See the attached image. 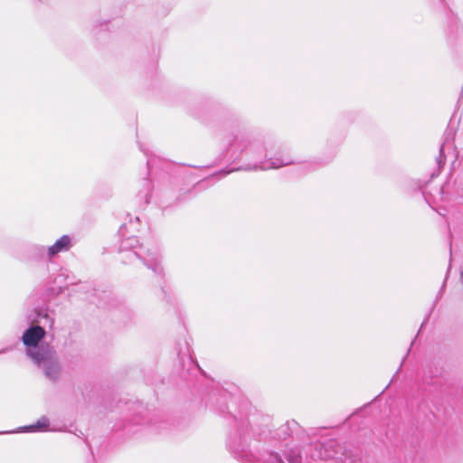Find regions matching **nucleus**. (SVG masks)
Masks as SVG:
<instances>
[{
	"label": "nucleus",
	"instance_id": "f03ea898",
	"mask_svg": "<svg viewBox=\"0 0 463 463\" xmlns=\"http://www.w3.org/2000/svg\"><path fill=\"white\" fill-rule=\"evenodd\" d=\"M45 330L41 326H32L23 335L26 354L43 372L44 376L56 382L61 375V365L54 349L48 344H41Z\"/></svg>",
	"mask_w": 463,
	"mask_h": 463
},
{
	"label": "nucleus",
	"instance_id": "7ed1b4c3",
	"mask_svg": "<svg viewBox=\"0 0 463 463\" xmlns=\"http://www.w3.org/2000/svg\"><path fill=\"white\" fill-rule=\"evenodd\" d=\"M229 149L239 151L244 154L249 159L255 160L254 164H249L244 170H261L278 169L284 165H288L294 161L288 156L272 157L268 156L266 146L257 140L251 141L244 135L236 136L232 142L229 144Z\"/></svg>",
	"mask_w": 463,
	"mask_h": 463
},
{
	"label": "nucleus",
	"instance_id": "9b49d317",
	"mask_svg": "<svg viewBox=\"0 0 463 463\" xmlns=\"http://www.w3.org/2000/svg\"><path fill=\"white\" fill-rule=\"evenodd\" d=\"M137 197L140 198L141 201H144V203H148L149 199L151 197V188L150 183L146 181L145 183V191H141L137 194Z\"/></svg>",
	"mask_w": 463,
	"mask_h": 463
},
{
	"label": "nucleus",
	"instance_id": "20e7f679",
	"mask_svg": "<svg viewBox=\"0 0 463 463\" xmlns=\"http://www.w3.org/2000/svg\"><path fill=\"white\" fill-rule=\"evenodd\" d=\"M119 252H129L128 255L129 260L132 258L139 259L145 266L156 274L161 275L163 273L158 249L156 247L147 248L139 244L137 238L135 236L128 237L120 241Z\"/></svg>",
	"mask_w": 463,
	"mask_h": 463
},
{
	"label": "nucleus",
	"instance_id": "39448f33",
	"mask_svg": "<svg viewBox=\"0 0 463 463\" xmlns=\"http://www.w3.org/2000/svg\"><path fill=\"white\" fill-rule=\"evenodd\" d=\"M72 245L71 238L69 235H62L52 245L47 247V260H51L60 252L68 251Z\"/></svg>",
	"mask_w": 463,
	"mask_h": 463
},
{
	"label": "nucleus",
	"instance_id": "6ab92c4d",
	"mask_svg": "<svg viewBox=\"0 0 463 463\" xmlns=\"http://www.w3.org/2000/svg\"><path fill=\"white\" fill-rule=\"evenodd\" d=\"M10 431H1V434L9 433Z\"/></svg>",
	"mask_w": 463,
	"mask_h": 463
},
{
	"label": "nucleus",
	"instance_id": "a211bd4d",
	"mask_svg": "<svg viewBox=\"0 0 463 463\" xmlns=\"http://www.w3.org/2000/svg\"><path fill=\"white\" fill-rule=\"evenodd\" d=\"M460 279H461V281L463 282V269H462V270H461V272H460Z\"/></svg>",
	"mask_w": 463,
	"mask_h": 463
},
{
	"label": "nucleus",
	"instance_id": "4468645a",
	"mask_svg": "<svg viewBox=\"0 0 463 463\" xmlns=\"http://www.w3.org/2000/svg\"><path fill=\"white\" fill-rule=\"evenodd\" d=\"M288 463H301V456L298 451L291 449L286 456Z\"/></svg>",
	"mask_w": 463,
	"mask_h": 463
},
{
	"label": "nucleus",
	"instance_id": "423d86ee",
	"mask_svg": "<svg viewBox=\"0 0 463 463\" xmlns=\"http://www.w3.org/2000/svg\"><path fill=\"white\" fill-rule=\"evenodd\" d=\"M304 431L301 430L298 423L295 420H288L286 423L278 428L275 432L274 438L278 439H286L294 434L298 436Z\"/></svg>",
	"mask_w": 463,
	"mask_h": 463
},
{
	"label": "nucleus",
	"instance_id": "0eeeda50",
	"mask_svg": "<svg viewBox=\"0 0 463 463\" xmlns=\"http://www.w3.org/2000/svg\"><path fill=\"white\" fill-rule=\"evenodd\" d=\"M335 444V442L334 440H330L326 444L320 445V448L317 450V454H313L312 458L317 457L318 458L325 460L334 458L335 453L333 451H329V449H333Z\"/></svg>",
	"mask_w": 463,
	"mask_h": 463
},
{
	"label": "nucleus",
	"instance_id": "dca6fc26",
	"mask_svg": "<svg viewBox=\"0 0 463 463\" xmlns=\"http://www.w3.org/2000/svg\"><path fill=\"white\" fill-rule=\"evenodd\" d=\"M146 165H147V168L149 169L150 168V165H151V161L149 159L146 161Z\"/></svg>",
	"mask_w": 463,
	"mask_h": 463
},
{
	"label": "nucleus",
	"instance_id": "6e6552de",
	"mask_svg": "<svg viewBox=\"0 0 463 463\" xmlns=\"http://www.w3.org/2000/svg\"><path fill=\"white\" fill-rule=\"evenodd\" d=\"M34 317L32 319L33 323L43 324L46 326L47 324H52V318L50 317L48 310L46 308H39L34 310Z\"/></svg>",
	"mask_w": 463,
	"mask_h": 463
},
{
	"label": "nucleus",
	"instance_id": "2eb2a0df",
	"mask_svg": "<svg viewBox=\"0 0 463 463\" xmlns=\"http://www.w3.org/2000/svg\"><path fill=\"white\" fill-rule=\"evenodd\" d=\"M251 430L253 432V435L258 437L259 439H262V436L265 435V430L260 428L257 429V428L251 427Z\"/></svg>",
	"mask_w": 463,
	"mask_h": 463
},
{
	"label": "nucleus",
	"instance_id": "f3484780",
	"mask_svg": "<svg viewBox=\"0 0 463 463\" xmlns=\"http://www.w3.org/2000/svg\"><path fill=\"white\" fill-rule=\"evenodd\" d=\"M232 171H234V169L230 170V171H227V172H224V173L222 174V175H227V174H230V173H231V172H232Z\"/></svg>",
	"mask_w": 463,
	"mask_h": 463
},
{
	"label": "nucleus",
	"instance_id": "1a4fd4ad",
	"mask_svg": "<svg viewBox=\"0 0 463 463\" xmlns=\"http://www.w3.org/2000/svg\"><path fill=\"white\" fill-rule=\"evenodd\" d=\"M49 426V419L45 416H43L39 419L36 423L25 426L23 428V431H30V432H37V431H46Z\"/></svg>",
	"mask_w": 463,
	"mask_h": 463
},
{
	"label": "nucleus",
	"instance_id": "ddd939ff",
	"mask_svg": "<svg viewBox=\"0 0 463 463\" xmlns=\"http://www.w3.org/2000/svg\"><path fill=\"white\" fill-rule=\"evenodd\" d=\"M317 165H321V164L317 162H305L298 168V172L299 174H304L307 172L314 171L317 168Z\"/></svg>",
	"mask_w": 463,
	"mask_h": 463
},
{
	"label": "nucleus",
	"instance_id": "9d476101",
	"mask_svg": "<svg viewBox=\"0 0 463 463\" xmlns=\"http://www.w3.org/2000/svg\"><path fill=\"white\" fill-rule=\"evenodd\" d=\"M29 256L33 260H47V248L42 245H33L29 249Z\"/></svg>",
	"mask_w": 463,
	"mask_h": 463
},
{
	"label": "nucleus",
	"instance_id": "f257e3e1",
	"mask_svg": "<svg viewBox=\"0 0 463 463\" xmlns=\"http://www.w3.org/2000/svg\"><path fill=\"white\" fill-rule=\"evenodd\" d=\"M259 420H261L263 422L269 420L268 418L260 417L256 413L251 414L250 419H245L241 415L240 418L237 416L232 417L227 441L229 450L241 463H284L278 453L268 452L260 458L248 449L250 439L248 425H256Z\"/></svg>",
	"mask_w": 463,
	"mask_h": 463
},
{
	"label": "nucleus",
	"instance_id": "f8f14e48",
	"mask_svg": "<svg viewBox=\"0 0 463 463\" xmlns=\"http://www.w3.org/2000/svg\"><path fill=\"white\" fill-rule=\"evenodd\" d=\"M444 145L442 144L439 147V156L436 157V163L438 165V169L440 170L444 165H445V161H446V156H445V154H444V148H443ZM439 174V171H438L437 174H434L432 173L431 174V177H434L436 175H438Z\"/></svg>",
	"mask_w": 463,
	"mask_h": 463
}]
</instances>
